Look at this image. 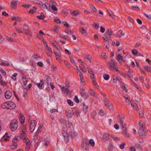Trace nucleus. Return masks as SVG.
Returning a JSON list of instances; mask_svg holds the SVG:
<instances>
[{
    "mask_svg": "<svg viewBox=\"0 0 151 151\" xmlns=\"http://www.w3.org/2000/svg\"><path fill=\"white\" fill-rule=\"evenodd\" d=\"M117 63L114 60H111L107 63V65L109 68L111 69L116 71L117 72H119L117 64Z\"/></svg>",
    "mask_w": 151,
    "mask_h": 151,
    "instance_id": "obj_1",
    "label": "nucleus"
},
{
    "mask_svg": "<svg viewBox=\"0 0 151 151\" xmlns=\"http://www.w3.org/2000/svg\"><path fill=\"white\" fill-rule=\"evenodd\" d=\"M16 104L12 102H6L4 103L1 105L3 108H7L10 109H14L16 107Z\"/></svg>",
    "mask_w": 151,
    "mask_h": 151,
    "instance_id": "obj_2",
    "label": "nucleus"
},
{
    "mask_svg": "<svg viewBox=\"0 0 151 151\" xmlns=\"http://www.w3.org/2000/svg\"><path fill=\"white\" fill-rule=\"evenodd\" d=\"M112 31L111 29H108L107 31L105 34V36L106 38L109 40H111V35L112 34Z\"/></svg>",
    "mask_w": 151,
    "mask_h": 151,
    "instance_id": "obj_3",
    "label": "nucleus"
},
{
    "mask_svg": "<svg viewBox=\"0 0 151 151\" xmlns=\"http://www.w3.org/2000/svg\"><path fill=\"white\" fill-rule=\"evenodd\" d=\"M37 122L35 120H32L31 121L30 124L29 129L31 132H33L36 126Z\"/></svg>",
    "mask_w": 151,
    "mask_h": 151,
    "instance_id": "obj_4",
    "label": "nucleus"
},
{
    "mask_svg": "<svg viewBox=\"0 0 151 151\" xmlns=\"http://www.w3.org/2000/svg\"><path fill=\"white\" fill-rule=\"evenodd\" d=\"M18 126V122L17 121L12 122L10 124V128L12 130L14 131L17 129Z\"/></svg>",
    "mask_w": 151,
    "mask_h": 151,
    "instance_id": "obj_5",
    "label": "nucleus"
},
{
    "mask_svg": "<svg viewBox=\"0 0 151 151\" xmlns=\"http://www.w3.org/2000/svg\"><path fill=\"white\" fill-rule=\"evenodd\" d=\"M23 142L26 145V149L27 151H28L30 149L31 142L28 138L24 140Z\"/></svg>",
    "mask_w": 151,
    "mask_h": 151,
    "instance_id": "obj_6",
    "label": "nucleus"
},
{
    "mask_svg": "<svg viewBox=\"0 0 151 151\" xmlns=\"http://www.w3.org/2000/svg\"><path fill=\"white\" fill-rule=\"evenodd\" d=\"M53 51L56 60H60V57L61 55V52L59 49H57V50L54 49Z\"/></svg>",
    "mask_w": 151,
    "mask_h": 151,
    "instance_id": "obj_7",
    "label": "nucleus"
},
{
    "mask_svg": "<svg viewBox=\"0 0 151 151\" xmlns=\"http://www.w3.org/2000/svg\"><path fill=\"white\" fill-rule=\"evenodd\" d=\"M122 127V129L123 132L122 133L125 136H127V128L126 124H124V125L121 126ZM127 136L128 137H129V134L127 135Z\"/></svg>",
    "mask_w": 151,
    "mask_h": 151,
    "instance_id": "obj_8",
    "label": "nucleus"
},
{
    "mask_svg": "<svg viewBox=\"0 0 151 151\" xmlns=\"http://www.w3.org/2000/svg\"><path fill=\"white\" fill-rule=\"evenodd\" d=\"M71 126L70 127H72V128L70 129L69 131V134L72 137L74 138L76 136L77 134L74 131L73 126L71 125Z\"/></svg>",
    "mask_w": 151,
    "mask_h": 151,
    "instance_id": "obj_9",
    "label": "nucleus"
},
{
    "mask_svg": "<svg viewBox=\"0 0 151 151\" xmlns=\"http://www.w3.org/2000/svg\"><path fill=\"white\" fill-rule=\"evenodd\" d=\"M41 83H35L37 86L38 87V88L40 89H42L44 88V82L43 80H40Z\"/></svg>",
    "mask_w": 151,
    "mask_h": 151,
    "instance_id": "obj_10",
    "label": "nucleus"
},
{
    "mask_svg": "<svg viewBox=\"0 0 151 151\" xmlns=\"http://www.w3.org/2000/svg\"><path fill=\"white\" fill-rule=\"evenodd\" d=\"M4 96L6 99H9L12 96V93L9 90L5 92Z\"/></svg>",
    "mask_w": 151,
    "mask_h": 151,
    "instance_id": "obj_11",
    "label": "nucleus"
},
{
    "mask_svg": "<svg viewBox=\"0 0 151 151\" xmlns=\"http://www.w3.org/2000/svg\"><path fill=\"white\" fill-rule=\"evenodd\" d=\"M50 2H52V5L50 7H51V9L54 11H57L58 9L56 7V6L57 5V3L55 1H50Z\"/></svg>",
    "mask_w": 151,
    "mask_h": 151,
    "instance_id": "obj_12",
    "label": "nucleus"
},
{
    "mask_svg": "<svg viewBox=\"0 0 151 151\" xmlns=\"http://www.w3.org/2000/svg\"><path fill=\"white\" fill-rule=\"evenodd\" d=\"M62 134L64 137L65 140L66 142H68L69 141V139L68 135L67 133L65 131H64L62 133Z\"/></svg>",
    "mask_w": 151,
    "mask_h": 151,
    "instance_id": "obj_13",
    "label": "nucleus"
},
{
    "mask_svg": "<svg viewBox=\"0 0 151 151\" xmlns=\"http://www.w3.org/2000/svg\"><path fill=\"white\" fill-rule=\"evenodd\" d=\"M72 111V114L75 115L77 116H78L81 113L80 111L78 110H76V108H73Z\"/></svg>",
    "mask_w": 151,
    "mask_h": 151,
    "instance_id": "obj_14",
    "label": "nucleus"
},
{
    "mask_svg": "<svg viewBox=\"0 0 151 151\" xmlns=\"http://www.w3.org/2000/svg\"><path fill=\"white\" fill-rule=\"evenodd\" d=\"M20 137L21 139H23L24 140L27 138L26 137L27 133L26 132L21 131V133L20 134Z\"/></svg>",
    "mask_w": 151,
    "mask_h": 151,
    "instance_id": "obj_15",
    "label": "nucleus"
},
{
    "mask_svg": "<svg viewBox=\"0 0 151 151\" xmlns=\"http://www.w3.org/2000/svg\"><path fill=\"white\" fill-rule=\"evenodd\" d=\"M45 78L46 79L45 81L48 85L51 84V79L50 77L46 76L45 77Z\"/></svg>",
    "mask_w": 151,
    "mask_h": 151,
    "instance_id": "obj_16",
    "label": "nucleus"
},
{
    "mask_svg": "<svg viewBox=\"0 0 151 151\" xmlns=\"http://www.w3.org/2000/svg\"><path fill=\"white\" fill-rule=\"evenodd\" d=\"M124 118L122 116H119V123L121 126L125 124L124 123Z\"/></svg>",
    "mask_w": 151,
    "mask_h": 151,
    "instance_id": "obj_17",
    "label": "nucleus"
},
{
    "mask_svg": "<svg viewBox=\"0 0 151 151\" xmlns=\"http://www.w3.org/2000/svg\"><path fill=\"white\" fill-rule=\"evenodd\" d=\"M69 88V86H65L64 87L63 89H62V91L67 94H69V90H68V88Z\"/></svg>",
    "mask_w": 151,
    "mask_h": 151,
    "instance_id": "obj_18",
    "label": "nucleus"
},
{
    "mask_svg": "<svg viewBox=\"0 0 151 151\" xmlns=\"http://www.w3.org/2000/svg\"><path fill=\"white\" fill-rule=\"evenodd\" d=\"M19 115H20L19 120L20 123L22 124H23L24 122L25 117L24 115L22 114L21 113H20Z\"/></svg>",
    "mask_w": 151,
    "mask_h": 151,
    "instance_id": "obj_19",
    "label": "nucleus"
},
{
    "mask_svg": "<svg viewBox=\"0 0 151 151\" xmlns=\"http://www.w3.org/2000/svg\"><path fill=\"white\" fill-rule=\"evenodd\" d=\"M0 65L1 66H9V63L7 61H4L2 60H1V63H0Z\"/></svg>",
    "mask_w": 151,
    "mask_h": 151,
    "instance_id": "obj_20",
    "label": "nucleus"
},
{
    "mask_svg": "<svg viewBox=\"0 0 151 151\" xmlns=\"http://www.w3.org/2000/svg\"><path fill=\"white\" fill-rule=\"evenodd\" d=\"M79 31L82 34H84L85 35H88L87 31L81 27H79Z\"/></svg>",
    "mask_w": 151,
    "mask_h": 151,
    "instance_id": "obj_21",
    "label": "nucleus"
},
{
    "mask_svg": "<svg viewBox=\"0 0 151 151\" xmlns=\"http://www.w3.org/2000/svg\"><path fill=\"white\" fill-rule=\"evenodd\" d=\"M18 2L17 1H12L11 2V6L12 8L15 9V7H16L17 6V3Z\"/></svg>",
    "mask_w": 151,
    "mask_h": 151,
    "instance_id": "obj_22",
    "label": "nucleus"
},
{
    "mask_svg": "<svg viewBox=\"0 0 151 151\" xmlns=\"http://www.w3.org/2000/svg\"><path fill=\"white\" fill-rule=\"evenodd\" d=\"M144 129H139V134L140 136H145L146 133L144 131Z\"/></svg>",
    "mask_w": 151,
    "mask_h": 151,
    "instance_id": "obj_23",
    "label": "nucleus"
},
{
    "mask_svg": "<svg viewBox=\"0 0 151 151\" xmlns=\"http://www.w3.org/2000/svg\"><path fill=\"white\" fill-rule=\"evenodd\" d=\"M80 93L81 96L85 99H87L88 97V95L87 93H84L82 92H80Z\"/></svg>",
    "mask_w": 151,
    "mask_h": 151,
    "instance_id": "obj_24",
    "label": "nucleus"
},
{
    "mask_svg": "<svg viewBox=\"0 0 151 151\" xmlns=\"http://www.w3.org/2000/svg\"><path fill=\"white\" fill-rule=\"evenodd\" d=\"M24 33L29 36H32V33L31 31V30L29 28H28L27 30L25 31Z\"/></svg>",
    "mask_w": 151,
    "mask_h": 151,
    "instance_id": "obj_25",
    "label": "nucleus"
},
{
    "mask_svg": "<svg viewBox=\"0 0 151 151\" xmlns=\"http://www.w3.org/2000/svg\"><path fill=\"white\" fill-rule=\"evenodd\" d=\"M66 114L67 117L70 118H71L72 116L73 115L72 114H71V111L70 110L66 111Z\"/></svg>",
    "mask_w": 151,
    "mask_h": 151,
    "instance_id": "obj_26",
    "label": "nucleus"
},
{
    "mask_svg": "<svg viewBox=\"0 0 151 151\" xmlns=\"http://www.w3.org/2000/svg\"><path fill=\"white\" fill-rule=\"evenodd\" d=\"M103 139L106 140L108 141L109 139L108 134L106 133H104L103 135Z\"/></svg>",
    "mask_w": 151,
    "mask_h": 151,
    "instance_id": "obj_27",
    "label": "nucleus"
},
{
    "mask_svg": "<svg viewBox=\"0 0 151 151\" xmlns=\"http://www.w3.org/2000/svg\"><path fill=\"white\" fill-rule=\"evenodd\" d=\"M90 77L92 80L93 83H95V77L94 74L93 73L90 74Z\"/></svg>",
    "mask_w": 151,
    "mask_h": 151,
    "instance_id": "obj_28",
    "label": "nucleus"
},
{
    "mask_svg": "<svg viewBox=\"0 0 151 151\" xmlns=\"http://www.w3.org/2000/svg\"><path fill=\"white\" fill-rule=\"evenodd\" d=\"M80 14V13L78 11H74L72 12H71V14L73 16H76Z\"/></svg>",
    "mask_w": 151,
    "mask_h": 151,
    "instance_id": "obj_29",
    "label": "nucleus"
},
{
    "mask_svg": "<svg viewBox=\"0 0 151 151\" xmlns=\"http://www.w3.org/2000/svg\"><path fill=\"white\" fill-rule=\"evenodd\" d=\"M107 108L109 110H112L113 109L114 106L112 104L110 103L108 104V105L106 106Z\"/></svg>",
    "mask_w": 151,
    "mask_h": 151,
    "instance_id": "obj_30",
    "label": "nucleus"
},
{
    "mask_svg": "<svg viewBox=\"0 0 151 151\" xmlns=\"http://www.w3.org/2000/svg\"><path fill=\"white\" fill-rule=\"evenodd\" d=\"M37 8L35 7H34L33 9H30V10L29 11V12L30 14H33L35 12Z\"/></svg>",
    "mask_w": 151,
    "mask_h": 151,
    "instance_id": "obj_31",
    "label": "nucleus"
},
{
    "mask_svg": "<svg viewBox=\"0 0 151 151\" xmlns=\"http://www.w3.org/2000/svg\"><path fill=\"white\" fill-rule=\"evenodd\" d=\"M41 5L42 7L43 8H46V9L49 10L50 9L51 6H47L45 4H43L42 2V4L40 5Z\"/></svg>",
    "mask_w": 151,
    "mask_h": 151,
    "instance_id": "obj_32",
    "label": "nucleus"
},
{
    "mask_svg": "<svg viewBox=\"0 0 151 151\" xmlns=\"http://www.w3.org/2000/svg\"><path fill=\"white\" fill-rule=\"evenodd\" d=\"M13 145L10 146V148L12 149H15L17 147V145L16 142L13 143Z\"/></svg>",
    "mask_w": 151,
    "mask_h": 151,
    "instance_id": "obj_33",
    "label": "nucleus"
},
{
    "mask_svg": "<svg viewBox=\"0 0 151 151\" xmlns=\"http://www.w3.org/2000/svg\"><path fill=\"white\" fill-rule=\"evenodd\" d=\"M131 105L132 106V107L135 110H137L138 109V107L137 104L134 105L131 102V101H130Z\"/></svg>",
    "mask_w": 151,
    "mask_h": 151,
    "instance_id": "obj_34",
    "label": "nucleus"
},
{
    "mask_svg": "<svg viewBox=\"0 0 151 151\" xmlns=\"http://www.w3.org/2000/svg\"><path fill=\"white\" fill-rule=\"evenodd\" d=\"M75 70L77 71V72L78 74L79 75V76L80 77H82V73L81 72V71L78 68V67H77V69H76L75 68H74Z\"/></svg>",
    "mask_w": 151,
    "mask_h": 151,
    "instance_id": "obj_35",
    "label": "nucleus"
},
{
    "mask_svg": "<svg viewBox=\"0 0 151 151\" xmlns=\"http://www.w3.org/2000/svg\"><path fill=\"white\" fill-rule=\"evenodd\" d=\"M108 14L113 19L115 18V16L113 15L112 12L110 10H108Z\"/></svg>",
    "mask_w": 151,
    "mask_h": 151,
    "instance_id": "obj_36",
    "label": "nucleus"
},
{
    "mask_svg": "<svg viewBox=\"0 0 151 151\" xmlns=\"http://www.w3.org/2000/svg\"><path fill=\"white\" fill-rule=\"evenodd\" d=\"M60 121L61 124L63 125H65L66 124V121L64 119H61L60 120Z\"/></svg>",
    "mask_w": 151,
    "mask_h": 151,
    "instance_id": "obj_37",
    "label": "nucleus"
},
{
    "mask_svg": "<svg viewBox=\"0 0 151 151\" xmlns=\"http://www.w3.org/2000/svg\"><path fill=\"white\" fill-rule=\"evenodd\" d=\"M83 110L85 111H86H86L87 110L88 108V106H87V105H86L84 103H83Z\"/></svg>",
    "mask_w": 151,
    "mask_h": 151,
    "instance_id": "obj_38",
    "label": "nucleus"
},
{
    "mask_svg": "<svg viewBox=\"0 0 151 151\" xmlns=\"http://www.w3.org/2000/svg\"><path fill=\"white\" fill-rule=\"evenodd\" d=\"M103 77L104 79L106 81L108 80L109 78V76L107 74L103 75Z\"/></svg>",
    "mask_w": 151,
    "mask_h": 151,
    "instance_id": "obj_39",
    "label": "nucleus"
},
{
    "mask_svg": "<svg viewBox=\"0 0 151 151\" xmlns=\"http://www.w3.org/2000/svg\"><path fill=\"white\" fill-rule=\"evenodd\" d=\"M111 80H112L113 82L114 83H116L117 82L116 77L114 75L111 78Z\"/></svg>",
    "mask_w": 151,
    "mask_h": 151,
    "instance_id": "obj_40",
    "label": "nucleus"
},
{
    "mask_svg": "<svg viewBox=\"0 0 151 151\" xmlns=\"http://www.w3.org/2000/svg\"><path fill=\"white\" fill-rule=\"evenodd\" d=\"M144 68L145 70L148 71L149 72H151V68L147 66H144Z\"/></svg>",
    "mask_w": 151,
    "mask_h": 151,
    "instance_id": "obj_41",
    "label": "nucleus"
},
{
    "mask_svg": "<svg viewBox=\"0 0 151 151\" xmlns=\"http://www.w3.org/2000/svg\"><path fill=\"white\" fill-rule=\"evenodd\" d=\"M104 103L105 106H106L108 105V104H109V101L106 98H105L104 99Z\"/></svg>",
    "mask_w": 151,
    "mask_h": 151,
    "instance_id": "obj_42",
    "label": "nucleus"
},
{
    "mask_svg": "<svg viewBox=\"0 0 151 151\" xmlns=\"http://www.w3.org/2000/svg\"><path fill=\"white\" fill-rule=\"evenodd\" d=\"M93 27L96 29H98L99 27V24L97 23H94Z\"/></svg>",
    "mask_w": 151,
    "mask_h": 151,
    "instance_id": "obj_43",
    "label": "nucleus"
},
{
    "mask_svg": "<svg viewBox=\"0 0 151 151\" xmlns=\"http://www.w3.org/2000/svg\"><path fill=\"white\" fill-rule=\"evenodd\" d=\"M89 144L91 145L92 146H94L95 145V142L93 139H91L89 140Z\"/></svg>",
    "mask_w": 151,
    "mask_h": 151,
    "instance_id": "obj_44",
    "label": "nucleus"
},
{
    "mask_svg": "<svg viewBox=\"0 0 151 151\" xmlns=\"http://www.w3.org/2000/svg\"><path fill=\"white\" fill-rule=\"evenodd\" d=\"M52 44L53 45V47L56 48L57 49H59L60 48V47L58 45H55V43L53 42H51Z\"/></svg>",
    "mask_w": 151,
    "mask_h": 151,
    "instance_id": "obj_45",
    "label": "nucleus"
},
{
    "mask_svg": "<svg viewBox=\"0 0 151 151\" xmlns=\"http://www.w3.org/2000/svg\"><path fill=\"white\" fill-rule=\"evenodd\" d=\"M113 146L111 143L109 144L108 147V149L109 151H112V150L113 149Z\"/></svg>",
    "mask_w": 151,
    "mask_h": 151,
    "instance_id": "obj_46",
    "label": "nucleus"
},
{
    "mask_svg": "<svg viewBox=\"0 0 151 151\" xmlns=\"http://www.w3.org/2000/svg\"><path fill=\"white\" fill-rule=\"evenodd\" d=\"M27 129L26 128V125H24L21 128V131L26 132Z\"/></svg>",
    "mask_w": 151,
    "mask_h": 151,
    "instance_id": "obj_47",
    "label": "nucleus"
},
{
    "mask_svg": "<svg viewBox=\"0 0 151 151\" xmlns=\"http://www.w3.org/2000/svg\"><path fill=\"white\" fill-rule=\"evenodd\" d=\"M117 58L116 59L118 60L119 61H120V60H122V59L123 58V57L121 56L120 54H119L117 56Z\"/></svg>",
    "mask_w": 151,
    "mask_h": 151,
    "instance_id": "obj_48",
    "label": "nucleus"
},
{
    "mask_svg": "<svg viewBox=\"0 0 151 151\" xmlns=\"http://www.w3.org/2000/svg\"><path fill=\"white\" fill-rule=\"evenodd\" d=\"M16 30L19 33L22 32V31L21 29L19 28L15 27Z\"/></svg>",
    "mask_w": 151,
    "mask_h": 151,
    "instance_id": "obj_49",
    "label": "nucleus"
},
{
    "mask_svg": "<svg viewBox=\"0 0 151 151\" xmlns=\"http://www.w3.org/2000/svg\"><path fill=\"white\" fill-rule=\"evenodd\" d=\"M54 22L57 23H61V21L59 19L57 18H55L54 19Z\"/></svg>",
    "mask_w": 151,
    "mask_h": 151,
    "instance_id": "obj_50",
    "label": "nucleus"
},
{
    "mask_svg": "<svg viewBox=\"0 0 151 151\" xmlns=\"http://www.w3.org/2000/svg\"><path fill=\"white\" fill-rule=\"evenodd\" d=\"M68 104L70 106H73V102L70 99H68L67 100Z\"/></svg>",
    "mask_w": 151,
    "mask_h": 151,
    "instance_id": "obj_51",
    "label": "nucleus"
},
{
    "mask_svg": "<svg viewBox=\"0 0 151 151\" xmlns=\"http://www.w3.org/2000/svg\"><path fill=\"white\" fill-rule=\"evenodd\" d=\"M0 83L3 86H5L7 85L6 82L2 80H0Z\"/></svg>",
    "mask_w": 151,
    "mask_h": 151,
    "instance_id": "obj_52",
    "label": "nucleus"
},
{
    "mask_svg": "<svg viewBox=\"0 0 151 151\" xmlns=\"http://www.w3.org/2000/svg\"><path fill=\"white\" fill-rule=\"evenodd\" d=\"M135 146L137 148L139 149L140 150H142V146L139 144L136 143L135 144Z\"/></svg>",
    "mask_w": 151,
    "mask_h": 151,
    "instance_id": "obj_53",
    "label": "nucleus"
},
{
    "mask_svg": "<svg viewBox=\"0 0 151 151\" xmlns=\"http://www.w3.org/2000/svg\"><path fill=\"white\" fill-rule=\"evenodd\" d=\"M101 56L102 58L106 59L107 58L106 53L105 52H103L101 53Z\"/></svg>",
    "mask_w": 151,
    "mask_h": 151,
    "instance_id": "obj_54",
    "label": "nucleus"
},
{
    "mask_svg": "<svg viewBox=\"0 0 151 151\" xmlns=\"http://www.w3.org/2000/svg\"><path fill=\"white\" fill-rule=\"evenodd\" d=\"M132 52L134 55H136L138 51L136 50L133 49L132 50Z\"/></svg>",
    "mask_w": 151,
    "mask_h": 151,
    "instance_id": "obj_55",
    "label": "nucleus"
},
{
    "mask_svg": "<svg viewBox=\"0 0 151 151\" xmlns=\"http://www.w3.org/2000/svg\"><path fill=\"white\" fill-rule=\"evenodd\" d=\"M79 68L81 69V70L84 73H86V70L85 69L83 68L81 66H79Z\"/></svg>",
    "mask_w": 151,
    "mask_h": 151,
    "instance_id": "obj_56",
    "label": "nucleus"
},
{
    "mask_svg": "<svg viewBox=\"0 0 151 151\" xmlns=\"http://www.w3.org/2000/svg\"><path fill=\"white\" fill-rule=\"evenodd\" d=\"M64 24V25L68 28L70 27V26L66 22H63Z\"/></svg>",
    "mask_w": 151,
    "mask_h": 151,
    "instance_id": "obj_57",
    "label": "nucleus"
},
{
    "mask_svg": "<svg viewBox=\"0 0 151 151\" xmlns=\"http://www.w3.org/2000/svg\"><path fill=\"white\" fill-rule=\"evenodd\" d=\"M17 74L16 73H15L14 74L13 76L11 77V78L15 81L16 80V76Z\"/></svg>",
    "mask_w": 151,
    "mask_h": 151,
    "instance_id": "obj_58",
    "label": "nucleus"
},
{
    "mask_svg": "<svg viewBox=\"0 0 151 151\" xmlns=\"http://www.w3.org/2000/svg\"><path fill=\"white\" fill-rule=\"evenodd\" d=\"M0 71H1V73L4 76H5L6 75V73L5 71L3 69H0Z\"/></svg>",
    "mask_w": 151,
    "mask_h": 151,
    "instance_id": "obj_59",
    "label": "nucleus"
},
{
    "mask_svg": "<svg viewBox=\"0 0 151 151\" xmlns=\"http://www.w3.org/2000/svg\"><path fill=\"white\" fill-rule=\"evenodd\" d=\"M59 29V27L58 26H56L54 27L53 31L55 32H56L57 33H58V32L56 31V30Z\"/></svg>",
    "mask_w": 151,
    "mask_h": 151,
    "instance_id": "obj_60",
    "label": "nucleus"
},
{
    "mask_svg": "<svg viewBox=\"0 0 151 151\" xmlns=\"http://www.w3.org/2000/svg\"><path fill=\"white\" fill-rule=\"evenodd\" d=\"M74 101L77 103L79 102V100L78 98V96H75L74 98Z\"/></svg>",
    "mask_w": 151,
    "mask_h": 151,
    "instance_id": "obj_61",
    "label": "nucleus"
},
{
    "mask_svg": "<svg viewBox=\"0 0 151 151\" xmlns=\"http://www.w3.org/2000/svg\"><path fill=\"white\" fill-rule=\"evenodd\" d=\"M125 145L126 144L125 143H123L122 144L120 145L119 146L120 149H124V145Z\"/></svg>",
    "mask_w": 151,
    "mask_h": 151,
    "instance_id": "obj_62",
    "label": "nucleus"
},
{
    "mask_svg": "<svg viewBox=\"0 0 151 151\" xmlns=\"http://www.w3.org/2000/svg\"><path fill=\"white\" fill-rule=\"evenodd\" d=\"M46 49L50 51L51 53H52V51L51 50V48L48 45L46 46Z\"/></svg>",
    "mask_w": 151,
    "mask_h": 151,
    "instance_id": "obj_63",
    "label": "nucleus"
},
{
    "mask_svg": "<svg viewBox=\"0 0 151 151\" xmlns=\"http://www.w3.org/2000/svg\"><path fill=\"white\" fill-rule=\"evenodd\" d=\"M89 93L90 94L92 95H94L96 93L92 89L90 90L89 91Z\"/></svg>",
    "mask_w": 151,
    "mask_h": 151,
    "instance_id": "obj_64",
    "label": "nucleus"
}]
</instances>
